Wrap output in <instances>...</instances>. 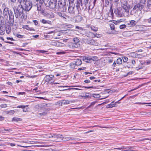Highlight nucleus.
I'll return each instance as SVG.
<instances>
[{"label":"nucleus","instance_id":"b1692460","mask_svg":"<svg viewBox=\"0 0 151 151\" xmlns=\"http://www.w3.org/2000/svg\"><path fill=\"white\" fill-rule=\"evenodd\" d=\"M22 27L23 28L26 29L27 30H30V31H32V30L35 31V30L34 29H33L32 28H30L29 27V26L28 25H23Z\"/></svg>","mask_w":151,"mask_h":151},{"label":"nucleus","instance_id":"6ab92c4d","mask_svg":"<svg viewBox=\"0 0 151 151\" xmlns=\"http://www.w3.org/2000/svg\"><path fill=\"white\" fill-rule=\"evenodd\" d=\"M75 63L74 64L77 66H79L81 64H82V61L81 59H76V60L74 61Z\"/></svg>","mask_w":151,"mask_h":151},{"label":"nucleus","instance_id":"a18cd8bd","mask_svg":"<svg viewBox=\"0 0 151 151\" xmlns=\"http://www.w3.org/2000/svg\"><path fill=\"white\" fill-rule=\"evenodd\" d=\"M90 94L91 93H86L85 95V97H86V98L90 97L91 96V95H90Z\"/></svg>","mask_w":151,"mask_h":151},{"label":"nucleus","instance_id":"7ed1b4c3","mask_svg":"<svg viewBox=\"0 0 151 151\" xmlns=\"http://www.w3.org/2000/svg\"><path fill=\"white\" fill-rule=\"evenodd\" d=\"M44 2L46 6L50 9H53L56 7V2L54 0H44Z\"/></svg>","mask_w":151,"mask_h":151},{"label":"nucleus","instance_id":"052dcab7","mask_svg":"<svg viewBox=\"0 0 151 151\" xmlns=\"http://www.w3.org/2000/svg\"><path fill=\"white\" fill-rule=\"evenodd\" d=\"M65 53V52H57L56 53L57 54H63Z\"/></svg>","mask_w":151,"mask_h":151},{"label":"nucleus","instance_id":"20e7f679","mask_svg":"<svg viewBox=\"0 0 151 151\" xmlns=\"http://www.w3.org/2000/svg\"><path fill=\"white\" fill-rule=\"evenodd\" d=\"M121 5L122 7L124 9L126 12L129 11L130 6L127 4V0H121Z\"/></svg>","mask_w":151,"mask_h":151},{"label":"nucleus","instance_id":"ddd939ff","mask_svg":"<svg viewBox=\"0 0 151 151\" xmlns=\"http://www.w3.org/2000/svg\"><path fill=\"white\" fill-rule=\"evenodd\" d=\"M123 149H126V151H133V149H134V147L129 146L128 147H123L121 148H114V149H118L119 150H120Z\"/></svg>","mask_w":151,"mask_h":151},{"label":"nucleus","instance_id":"f704fd0d","mask_svg":"<svg viewBox=\"0 0 151 151\" xmlns=\"http://www.w3.org/2000/svg\"><path fill=\"white\" fill-rule=\"evenodd\" d=\"M130 23L131 24L130 26L132 27H133L136 25V21L134 20H131L130 21Z\"/></svg>","mask_w":151,"mask_h":151},{"label":"nucleus","instance_id":"1a4fd4ad","mask_svg":"<svg viewBox=\"0 0 151 151\" xmlns=\"http://www.w3.org/2000/svg\"><path fill=\"white\" fill-rule=\"evenodd\" d=\"M9 19L10 20V23L13 25L14 22V15L13 12L11 10H10L9 14Z\"/></svg>","mask_w":151,"mask_h":151},{"label":"nucleus","instance_id":"ea45409f","mask_svg":"<svg viewBox=\"0 0 151 151\" xmlns=\"http://www.w3.org/2000/svg\"><path fill=\"white\" fill-rule=\"evenodd\" d=\"M70 89H73V90H81V89H79V88H68L67 89H63V90H60V91H64L66 90H70Z\"/></svg>","mask_w":151,"mask_h":151},{"label":"nucleus","instance_id":"aec40b11","mask_svg":"<svg viewBox=\"0 0 151 151\" xmlns=\"http://www.w3.org/2000/svg\"><path fill=\"white\" fill-rule=\"evenodd\" d=\"M116 104L114 103V101L111 102L110 104L107 105L106 106L107 108H111L114 107H115Z\"/></svg>","mask_w":151,"mask_h":151},{"label":"nucleus","instance_id":"e2e57ef3","mask_svg":"<svg viewBox=\"0 0 151 151\" xmlns=\"http://www.w3.org/2000/svg\"><path fill=\"white\" fill-rule=\"evenodd\" d=\"M6 39L8 40H12V41L14 40L13 39L12 37H7L6 38Z\"/></svg>","mask_w":151,"mask_h":151},{"label":"nucleus","instance_id":"8fccbe9b","mask_svg":"<svg viewBox=\"0 0 151 151\" xmlns=\"http://www.w3.org/2000/svg\"><path fill=\"white\" fill-rule=\"evenodd\" d=\"M16 36L17 37L19 38H22L23 37V35H20L17 34Z\"/></svg>","mask_w":151,"mask_h":151},{"label":"nucleus","instance_id":"4be33fe9","mask_svg":"<svg viewBox=\"0 0 151 151\" xmlns=\"http://www.w3.org/2000/svg\"><path fill=\"white\" fill-rule=\"evenodd\" d=\"M81 2V0H77L76 4V7L77 8L78 10L79 8L81 9V8L80 7V4Z\"/></svg>","mask_w":151,"mask_h":151},{"label":"nucleus","instance_id":"864d4df0","mask_svg":"<svg viewBox=\"0 0 151 151\" xmlns=\"http://www.w3.org/2000/svg\"><path fill=\"white\" fill-rule=\"evenodd\" d=\"M83 87H84L85 88H88V89H89L90 88H94V87L93 86H88V87H86L85 86H83Z\"/></svg>","mask_w":151,"mask_h":151},{"label":"nucleus","instance_id":"a211bd4d","mask_svg":"<svg viewBox=\"0 0 151 151\" xmlns=\"http://www.w3.org/2000/svg\"><path fill=\"white\" fill-rule=\"evenodd\" d=\"M5 29L6 33L7 34H9L10 33L11 28L9 25H6Z\"/></svg>","mask_w":151,"mask_h":151},{"label":"nucleus","instance_id":"9d476101","mask_svg":"<svg viewBox=\"0 0 151 151\" xmlns=\"http://www.w3.org/2000/svg\"><path fill=\"white\" fill-rule=\"evenodd\" d=\"M9 11V9L8 8L5 7L4 9L3 13L4 18H8Z\"/></svg>","mask_w":151,"mask_h":151},{"label":"nucleus","instance_id":"680f3d73","mask_svg":"<svg viewBox=\"0 0 151 151\" xmlns=\"http://www.w3.org/2000/svg\"><path fill=\"white\" fill-rule=\"evenodd\" d=\"M65 139L67 140H74L73 139H72V138H70L69 137H67L65 138Z\"/></svg>","mask_w":151,"mask_h":151},{"label":"nucleus","instance_id":"de8ad7c7","mask_svg":"<svg viewBox=\"0 0 151 151\" xmlns=\"http://www.w3.org/2000/svg\"><path fill=\"white\" fill-rule=\"evenodd\" d=\"M5 30L1 29L0 30V35H3L4 34Z\"/></svg>","mask_w":151,"mask_h":151},{"label":"nucleus","instance_id":"13d9d810","mask_svg":"<svg viewBox=\"0 0 151 151\" xmlns=\"http://www.w3.org/2000/svg\"><path fill=\"white\" fill-rule=\"evenodd\" d=\"M110 11L111 12V15L112 16V15L113 14V9H112V6L110 7Z\"/></svg>","mask_w":151,"mask_h":151},{"label":"nucleus","instance_id":"dca6fc26","mask_svg":"<svg viewBox=\"0 0 151 151\" xmlns=\"http://www.w3.org/2000/svg\"><path fill=\"white\" fill-rule=\"evenodd\" d=\"M0 30L1 29L4 30V19L3 18V19H1L0 20Z\"/></svg>","mask_w":151,"mask_h":151},{"label":"nucleus","instance_id":"f8f14e48","mask_svg":"<svg viewBox=\"0 0 151 151\" xmlns=\"http://www.w3.org/2000/svg\"><path fill=\"white\" fill-rule=\"evenodd\" d=\"M54 76L52 75H47L44 80L45 82H49L51 80H53Z\"/></svg>","mask_w":151,"mask_h":151},{"label":"nucleus","instance_id":"bb28decb","mask_svg":"<svg viewBox=\"0 0 151 151\" xmlns=\"http://www.w3.org/2000/svg\"><path fill=\"white\" fill-rule=\"evenodd\" d=\"M73 41L74 42V43L76 44L80 42V40L77 37H75L73 39Z\"/></svg>","mask_w":151,"mask_h":151},{"label":"nucleus","instance_id":"e433bc0d","mask_svg":"<svg viewBox=\"0 0 151 151\" xmlns=\"http://www.w3.org/2000/svg\"><path fill=\"white\" fill-rule=\"evenodd\" d=\"M63 103L65 104H69L70 103H72V101H69L68 100H64L63 101Z\"/></svg>","mask_w":151,"mask_h":151},{"label":"nucleus","instance_id":"2f4dec72","mask_svg":"<svg viewBox=\"0 0 151 151\" xmlns=\"http://www.w3.org/2000/svg\"><path fill=\"white\" fill-rule=\"evenodd\" d=\"M90 28L94 32L97 31L98 29V28L97 27L93 26H91L90 27Z\"/></svg>","mask_w":151,"mask_h":151},{"label":"nucleus","instance_id":"774afa93","mask_svg":"<svg viewBox=\"0 0 151 151\" xmlns=\"http://www.w3.org/2000/svg\"><path fill=\"white\" fill-rule=\"evenodd\" d=\"M131 62L132 63L133 65H134L135 64V61L134 60H132Z\"/></svg>","mask_w":151,"mask_h":151},{"label":"nucleus","instance_id":"cd10ccee","mask_svg":"<svg viewBox=\"0 0 151 151\" xmlns=\"http://www.w3.org/2000/svg\"><path fill=\"white\" fill-rule=\"evenodd\" d=\"M12 120L16 122H18L21 121L22 120V119L20 118L14 117L13 118Z\"/></svg>","mask_w":151,"mask_h":151},{"label":"nucleus","instance_id":"72a5a7b5","mask_svg":"<svg viewBox=\"0 0 151 151\" xmlns=\"http://www.w3.org/2000/svg\"><path fill=\"white\" fill-rule=\"evenodd\" d=\"M37 10L41 11L42 13L44 12V10L41 9V6L40 5H38L37 6Z\"/></svg>","mask_w":151,"mask_h":151},{"label":"nucleus","instance_id":"4468645a","mask_svg":"<svg viewBox=\"0 0 151 151\" xmlns=\"http://www.w3.org/2000/svg\"><path fill=\"white\" fill-rule=\"evenodd\" d=\"M51 137H53L55 138H60L62 139V140L65 141V140L63 139V138L64 139V138L63 137V136L61 134H53L52 135H51Z\"/></svg>","mask_w":151,"mask_h":151},{"label":"nucleus","instance_id":"0eeeda50","mask_svg":"<svg viewBox=\"0 0 151 151\" xmlns=\"http://www.w3.org/2000/svg\"><path fill=\"white\" fill-rule=\"evenodd\" d=\"M74 0L71 1L72 5H71L70 4V1H69V3L70 5L68 9V13L73 14H75V10H74L75 5L74 2Z\"/></svg>","mask_w":151,"mask_h":151},{"label":"nucleus","instance_id":"6e6552de","mask_svg":"<svg viewBox=\"0 0 151 151\" xmlns=\"http://www.w3.org/2000/svg\"><path fill=\"white\" fill-rule=\"evenodd\" d=\"M85 31L83 33H82L83 35H84L88 37L93 38L95 37H96L95 34L93 32L90 31H87L85 30Z\"/></svg>","mask_w":151,"mask_h":151},{"label":"nucleus","instance_id":"79ce46f5","mask_svg":"<svg viewBox=\"0 0 151 151\" xmlns=\"http://www.w3.org/2000/svg\"><path fill=\"white\" fill-rule=\"evenodd\" d=\"M89 0H84V4L85 6V9L87 8V5L88 3Z\"/></svg>","mask_w":151,"mask_h":151},{"label":"nucleus","instance_id":"49530a36","mask_svg":"<svg viewBox=\"0 0 151 151\" xmlns=\"http://www.w3.org/2000/svg\"><path fill=\"white\" fill-rule=\"evenodd\" d=\"M14 110H11L9 111H7V114H13L14 113Z\"/></svg>","mask_w":151,"mask_h":151},{"label":"nucleus","instance_id":"5fc2aeb1","mask_svg":"<svg viewBox=\"0 0 151 151\" xmlns=\"http://www.w3.org/2000/svg\"><path fill=\"white\" fill-rule=\"evenodd\" d=\"M33 22H34L35 24V25H37L38 24V22L36 20H34L33 21Z\"/></svg>","mask_w":151,"mask_h":151},{"label":"nucleus","instance_id":"a878e982","mask_svg":"<svg viewBox=\"0 0 151 151\" xmlns=\"http://www.w3.org/2000/svg\"><path fill=\"white\" fill-rule=\"evenodd\" d=\"M98 60V59L96 56H93L92 57H90V60L91 62V60L93 61H97Z\"/></svg>","mask_w":151,"mask_h":151},{"label":"nucleus","instance_id":"9b49d317","mask_svg":"<svg viewBox=\"0 0 151 151\" xmlns=\"http://www.w3.org/2000/svg\"><path fill=\"white\" fill-rule=\"evenodd\" d=\"M122 8L120 7H118L114 9V13L119 17H121L122 16V12H121Z\"/></svg>","mask_w":151,"mask_h":151},{"label":"nucleus","instance_id":"0e129e2a","mask_svg":"<svg viewBox=\"0 0 151 151\" xmlns=\"http://www.w3.org/2000/svg\"><path fill=\"white\" fill-rule=\"evenodd\" d=\"M147 21L149 23H151V17L147 20Z\"/></svg>","mask_w":151,"mask_h":151},{"label":"nucleus","instance_id":"3c124183","mask_svg":"<svg viewBox=\"0 0 151 151\" xmlns=\"http://www.w3.org/2000/svg\"><path fill=\"white\" fill-rule=\"evenodd\" d=\"M76 28L80 30H81L82 31H84L85 30H83V29L81 27H79L78 26H76Z\"/></svg>","mask_w":151,"mask_h":151},{"label":"nucleus","instance_id":"7c9ffc66","mask_svg":"<svg viewBox=\"0 0 151 151\" xmlns=\"http://www.w3.org/2000/svg\"><path fill=\"white\" fill-rule=\"evenodd\" d=\"M96 43L95 40L92 39L90 40L89 45H96Z\"/></svg>","mask_w":151,"mask_h":151},{"label":"nucleus","instance_id":"5701e85b","mask_svg":"<svg viewBox=\"0 0 151 151\" xmlns=\"http://www.w3.org/2000/svg\"><path fill=\"white\" fill-rule=\"evenodd\" d=\"M41 22L43 24H52V22L51 21L49 20H46L44 19H42L41 20Z\"/></svg>","mask_w":151,"mask_h":151},{"label":"nucleus","instance_id":"603ef678","mask_svg":"<svg viewBox=\"0 0 151 151\" xmlns=\"http://www.w3.org/2000/svg\"><path fill=\"white\" fill-rule=\"evenodd\" d=\"M7 106L6 104H2L1 105V108H6Z\"/></svg>","mask_w":151,"mask_h":151},{"label":"nucleus","instance_id":"423d86ee","mask_svg":"<svg viewBox=\"0 0 151 151\" xmlns=\"http://www.w3.org/2000/svg\"><path fill=\"white\" fill-rule=\"evenodd\" d=\"M24 4L25 5L24 7V11L29 12L32 8L33 4L32 1L27 0L24 2Z\"/></svg>","mask_w":151,"mask_h":151},{"label":"nucleus","instance_id":"58836bf2","mask_svg":"<svg viewBox=\"0 0 151 151\" xmlns=\"http://www.w3.org/2000/svg\"><path fill=\"white\" fill-rule=\"evenodd\" d=\"M83 40L84 41V42L88 44H89L90 40H88L87 38H83Z\"/></svg>","mask_w":151,"mask_h":151},{"label":"nucleus","instance_id":"4c0bfd02","mask_svg":"<svg viewBox=\"0 0 151 151\" xmlns=\"http://www.w3.org/2000/svg\"><path fill=\"white\" fill-rule=\"evenodd\" d=\"M151 140V138H144V139H139L137 140V142H140L143 141L145 140Z\"/></svg>","mask_w":151,"mask_h":151},{"label":"nucleus","instance_id":"bf43d9fd","mask_svg":"<svg viewBox=\"0 0 151 151\" xmlns=\"http://www.w3.org/2000/svg\"><path fill=\"white\" fill-rule=\"evenodd\" d=\"M117 32L116 31H114V32L111 31V32L110 34H117Z\"/></svg>","mask_w":151,"mask_h":151},{"label":"nucleus","instance_id":"473e14b6","mask_svg":"<svg viewBox=\"0 0 151 151\" xmlns=\"http://www.w3.org/2000/svg\"><path fill=\"white\" fill-rule=\"evenodd\" d=\"M57 14L60 17L63 18H65V14L63 13H61V12H58L57 13Z\"/></svg>","mask_w":151,"mask_h":151},{"label":"nucleus","instance_id":"393cba45","mask_svg":"<svg viewBox=\"0 0 151 151\" xmlns=\"http://www.w3.org/2000/svg\"><path fill=\"white\" fill-rule=\"evenodd\" d=\"M128 63L129 62L123 63L122 65L124 67V68H126V67H127L129 68H130V65L128 64Z\"/></svg>","mask_w":151,"mask_h":151},{"label":"nucleus","instance_id":"39448f33","mask_svg":"<svg viewBox=\"0 0 151 151\" xmlns=\"http://www.w3.org/2000/svg\"><path fill=\"white\" fill-rule=\"evenodd\" d=\"M66 2L64 0V1H60L58 3V11L60 12H65L66 10L65 7Z\"/></svg>","mask_w":151,"mask_h":151},{"label":"nucleus","instance_id":"4d7b16f0","mask_svg":"<svg viewBox=\"0 0 151 151\" xmlns=\"http://www.w3.org/2000/svg\"><path fill=\"white\" fill-rule=\"evenodd\" d=\"M47 113L46 112H44L42 113H40L39 114L41 116L45 115L47 114Z\"/></svg>","mask_w":151,"mask_h":151},{"label":"nucleus","instance_id":"c85d7f7f","mask_svg":"<svg viewBox=\"0 0 151 151\" xmlns=\"http://www.w3.org/2000/svg\"><path fill=\"white\" fill-rule=\"evenodd\" d=\"M116 63L118 64H121L122 63V60L120 58H119L116 61Z\"/></svg>","mask_w":151,"mask_h":151},{"label":"nucleus","instance_id":"69168bd1","mask_svg":"<svg viewBox=\"0 0 151 151\" xmlns=\"http://www.w3.org/2000/svg\"><path fill=\"white\" fill-rule=\"evenodd\" d=\"M4 117L2 116H0V121H2L4 119Z\"/></svg>","mask_w":151,"mask_h":151},{"label":"nucleus","instance_id":"f3484780","mask_svg":"<svg viewBox=\"0 0 151 151\" xmlns=\"http://www.w3.org/2000/svg\"><path fill=\"white\" fill-rule=\"evenodd\" d=\"M82 59L83 60L87 63H91L90 60V57L83 56L82 57Z\"/></svg>","mask_w":151,"mask_h":151},{"label":"nucleus","instance_id":"f03ea898","mask_svg":"<svg viewBox=\"0 0 151 151\" xmlns=\"http://www.w3.org/2000/svg\"><path fill=\"white\" fill-rule=\"evenodd\" d=\"M146 0H140L139 2L135 5L130 13L132 15L134 14L137 12L141 11L146 6Z\"/></svg>","mask_w":151,"mask_h":151},{"label":"nucleus","instance_id":"412c9836","mask_svg":"<svg viewBox=\"0 0 151 151\" xmlns=\"http://www.w3.org/2000/svg\"><path fill=\"white\" fill-rule=\"evenodd\" d=\"M145 6H147L149 9L151 10V0H147Z\"/></svg>","mask_w":151,"mask_h":151},{"label":"nucleus","instance_id":"c9c22d12","mask_svg":"<svg viewBox=\"0 0 151 151\" xmlns=\"http://www.w3.org/2000/svg\"><path fill=\"white\" fill-rule=\"evenodd\" d=\"M122 59L123 60V63H127L128 60V58L126 57H123Z\"/></svg>","mask_w":151,"mask_h":151},{"label":"nucleus","instance_id":"f257e3e1","mask_svg":"<svg viewBox=\"0 0 151 151\" xmlns=\"http://www.w3.org/2000/svg\"><path fill=\"white\" fill-rule=\"evenodd\" d=\"M13 8L15 17L16 18L20 17L22 19H26L27 15L24 12V9L22 5H19L17 7L14 6Z\"/></svg>","mask_w":151,"mask_h":151},{"label":"nucleus","instance_id":"a19ab883","mask_svg":"<svg viewBox=\"0 0 151 151\" xmlns=\"http://www.w3.org/2000/svg\"><path fill=\"white\" fill-rule=\"evenodd\" d=\"M110 27L111 29L112 30H114L115 29L114 25V24H110Z\"/></svg>","mask_w":151,"mask_h":151},{"label":"nucleus","instance_id":"6e6d98bb","mask_svg":"<svg viewBox=\"0 0 151 151\" xmlns=\"http://www.w3.org/2000/svg\"><path fill=\"white\" fill-rule=\"evenodd\" d=\"M17 107L18 108H22L24 109L25 107V106L23 105L18 106Z\"/></svg>","mask_w":151,"mask_h":151},{"label":"nucleus","instance_id":"c03bdc74","mask_svg":"<svg viewBox=\"0 0 151 151\" xmlns=\"http://www.w3.org/2000/svg\"><path fill=\"white\" fill-rule=\"evenodd\" d=\"M126 27V25L125 24L121 25L119 26V28L120 29H123Z\"/></svg>","mask_w":151,"mask_h":151},{"label":"nucleus","instance_id":"09e8293b","mask_svg":"<svg viewBox=\"0 0 151 151\" xmlns=\"http://www.w3.org/2000/svg\"><path fill=\"white\" fill-rule=\"evenodd\" d=\"M96 103V102H92L91 104L89 106L87 107V108H88L90 107L91 106H94L95 105V104Z\"/></svg>","mask_w":151,"mask_h":151},{"label":"nucleus","instance_id":"c756f323","mask_svg":"<svg viewBox=\"0 0 151 151\" xmlns=\"http://www.w3.org/2000/svg\"><path fill=\"white\" fill-rule=\"evenodd\" d=\"M90 95H91V96L96 98H99L100 97V96L99 94H90Z\"/></svg>","mask_w":151,"mask_h":151},{"label":"nucleus","instance_id":"2eb2a0df","mask_svg":"<svg viewBox=\"0 0 151 151\" xmlns=\"http://www.w3.org/2000/svg\"><path fill=\"white\" fill-rule=\"evenodd\" d=\"M83 19V17L80 15H78L75 17V21L78 23L81 22Z\"/></svg>","mask_w":151,"mask_h":151},{"label":"nucleus","instance_id":"338daca9","mask_svg":"<svg viewBox=\"0 0 151 151\" xmlns=\"http://www.w3.org/2000/svg\"><path fill=\"white\" fill-rule=\"evenodd\" d=\"M84 82L85 83H90V81L89 80H86L84 81Z\"/></svg>","mask_w":151,"mask_h":151},{"label":"nucleus","instance_id":"37998d69","mask_svg":"<svg viewBox=\"0 0 151 151\" xmlns=\"http://www.w3.org/2000/svg\"><path fill=\"white\" fill-rule=\"evenodd\" d=\"M2 11L1 9H0V20H1V19H3V18L4 19V17H3L2 15Z\"/></svg>","mask_w":151,"mask_h":151}]
</instances>
